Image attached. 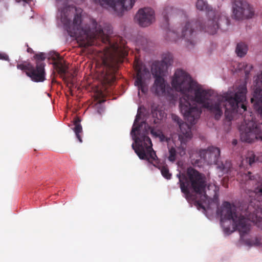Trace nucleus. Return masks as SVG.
<instances>
[{"label": "nucleus", "instance_id": "nucleus-1", "mask_svg": "<svg viewBox=\"0 0 262 262\" xmlns=\"http://www.w3.org/2000/svg\"><path fill=\"white\" fill-rule=\"evenodd\" d=\"M170 83L172 89L182 95L179 100L180 110L190 124L196 123L201 114V108L198 105L207 109L217 120L223 116L224 111V123L228 126L235 114H242L246 111L244 102L247 88L245 83L217 94L213 90L205 88L186 71L179 69L171 76Z\"/></svg>", "mask_w": 262, "mask_h": 262}, {"label": "nucleus", "instance_id": "nucleus-2", "mask_svg": "<svg viewBox=\"0 0 262 262\" xmlns=\"http://www.w3.org/2000/svg\"><path fill=\"white\" fill-rule=\"evenodd\" d=\"M187 174L188 178L180 172L177 174L185 198L188 202L194 201L199 209L201 208L204 212L212 214L218 206L219 187L210 184L206 189L204 177L192 168H188Z\"/></svg>", "mask_w": 262, "mask_h": 262}, {"label": "nucleus", "instance_id": "nucleus-3", "mask_svg": "<svg viewBox=\"0 0 262 262\" xmlns=\"http://www.w3.org/2000/svg\"><path fill=\"white\" fill-rule=\"evenodd\" d=\"M82 26L90 35L88 38L85 39V41H88V43L83 44V41L78 39L79 35L71 36L76 38L81 47H86L93 45L94 40L97 38H100L104 42H108V45L105 47L104 52L100 53L99 56L100 57L103 66L105 69H103V71L105 70L104 79L108 82L110 80L107 77L108 70L112 69L113 72L116 70L117 64L121 61L122 57L127 55V50L125 47L123 48L117 43H114L107 38L108 34L112 32L111 30L109 29L106 30V29H102L101 26L98 24L93 18H90L88 19V21H84L82 23ZM80 36L85 38L83 33L79 34Z\"/></svg>", "mask_w": 262, "mask_h": 262}, {"label": "nucleus", "instance_id": "nucleus-4", "mask_svg": "<svg viewBox=\"0 0 262 262\" xmlns=\"http://www.w3.org/2000/svg\"><path fill=\"white\" fill-rule=\"evenodd\" d=\"M197 9L207 12V18L202 24L187 19L181 25V28L176 31L168 30L165 38L168 41H176L180 39H184L187 47L192 48L196 43L194 37L198 29L204 30L210 34L216 33L220 27L222 16L218 12L213 10L203 0H198L196 3Z\"/></svg>", "mask_w": 262, "mask_h": 262}, {"label": "nucleus", "instance_id": "nucleus-5", "mask_svg": "<svg viewBox=\"0 0 262 262\" xmlns=\"http://www.w3.org/2000/svg\"><path fill=\"white\" fill-rule=\"evenodd\" d=\"M57 2L58 24L62 26L70 36H77L83 33L84 37L79 36L78 39L83 41V44L88 43L85 39L90 36L89 34L82 26L84 21H88L90 18H84L82 10L80 8L70 5L67 0H56Z\"/></svg>", "mask_w": 262, "mask_h": 262}, {"label": "nucleus", "instance_id": "nucleus-6", "mask_svg": "<svg viewBox=\"0 0 262 262\" xmlns=\"http://www.w3.org/2000/svg\"><path fill=\"white\" fill-rule=\"evenodd\" d=\"M137 147L135 149V152L139 158L142 160L147 161V166L150 167L151 165L158 167L161 171L162 175L167 179H170L171 176L166 166L162 165L159 163V159L156 156L155 151L152 148L151 140L148 138L136 139Z\"/></svg>", "mask_w": 262, "mask_h": 262}, {"label": "nucleus", "instance_id": "nucleus-7", "mask_svg": "<svg viewBox=\"0 0 262 262\" xmlns=\"http://www.w3.org/2000/svg\"><path fill=\"white\" fill-rule=\"evenodd\" d=\"M196 154L198 155L200 159H195L193 155L190 156L192 161H194L192 162L193 164L200 166L199 162L202 161L208 164H215L219 176L227 173L231 168L230 161H225V163L219 162L220 150L217 147H209L207 149L200 150L199 152H196Z\"/></svg>", "mask_w": 262, "mask_h": 262}, {"label": "nucleus", "instance_id": "nucleus-8", "mask_svg": "<svg viewBox=\"0 0 262 262\" xmlns=\"http://www.w3.org/2000/svg\"><path fill=\"white\" fill-rule=\"evenodd\" d=\"M141 118V114L139 108L138 110V113L135 119L130 135L134 142L132 144V148L135 151V149L137 147V144L136 142V139L148 138L147 136L148 134L149 130H150V133L152 136L155 138H159L161 141H164L166 139L162 132L160 129L151 128L144 121L140 122Z\"/></svg>", "mask_w": 262, "mask_h": 262}, {"label": "nucleus", "instance_id": "nucleus-9", "mask_svg": "<svg viewBox=\"0 0 262 262\" xmlns=\"http://www.w3.org/2000/svg\"><path fill=\"white\" fill-rule=\"evenodd\" d=\"M244 121L239 128L241 140L248 143L252 142L256 139L262 140L260 129L256 123L251 112H246Z\"/></svg>", "mask_w": 262, "mask_h": 262}, {"label": "nucleus", "instance_id": "nucleus-10", "mask_svg": "<svg viewBox=\"0 0 262 262\" xmlns=\"http://www.w3.org/2000/svg\"><path fill=\"white\" fill-rule=\"evenodd\" d=\"M151 73L155 78L154 83L151 88L152 92L160 96L169 95L171 89L163 77L165 75L164 67L161 69L159 65L154 64L151 67Z\"/></svg>", "mask_w": 262, "mask_h": 262}, {"label": "nucleus", "instance_id": "nucleus-11", "mask_svg": "<svg viewBox=\"0 0 262 262\" xmlns=\"http://www.w3.org/2000/svg\"><path fill=\"white\" fill-rule=\"evenodd\" d=\"M253 89L251 101L254 108L262 118V72L254 78Z\"/></svg>", "mask_w": 262, "mask_h": 262}, {"label": "nucleus", "instance_id": "nucleus-12", "mask_svg": "<svg viewBox=\"0 0 262 262\" xmlns=\"http://www.w3.org/2000/svg\"><path fill=\"white\" fill-rule=\"evenodd\" d=\"M135 66L137 71V77L135 81V85L138 87V94H140V91L145 93L147 91L146 79L150 76L149 72L148 70L143 68L139 61H136Z\"/></svg>", "mask_w": 262, "mask_h": 262}, {"label": "nucleus", "instance_id": "nucleus-13", "mask_svg": "<svg viewBox=\"0 0 262 262\" xmlns=\"http://www.w3.org/2000/svg\"><path fill=\"white\" fill-rule=\"evenodd\" d=\"M232 9L233 16L237 19L248 18L252 15L251 7L245 1L235 0Z\"/></svg>", "mask_w": 262, "mask_h": 262}, {"label": "nucleus", "instance_id": "nucleus-14", "mask_svg": "<svg viewBox=\"0 0 262 262\" xmlns=\"http://www.w3.org/2000/svg\"><path fill=\"white\" fill-rule=\"evenodd\" d=\"M135 19L140 26L147 27L155 21V11L149 7L141 8L137 12Z\"/></svg>", "mask_w": 262, "mask_h": 262}, {"label": "nucleus", "instance_id": "nucleus-15", "mask_svg": "<svg viewBox=\"0 0 262 262\" xmlns=\"http://www.w3.org/2000/svg\"><path fill=\"white\" fill-rule=\"evenodd\" d=\"M172 119L179 126L178 137L181 142H184L187 140H190L192 137L190 127L187 123L182 122L181 119L176 115H172Z\"/></svg>", "mask_w": 262, "mask_h": 262}, {"label": "nucleus", "instance_id": "nucleus-16", "mask_svg": "<svg viewBox=\"0 0 262 262\" xmlns=\"http://www.w3.org/2000/svg\"><path fill=\"white\" fill-rule=\"evenodd\" d=\"M43 63L37 62L36 68L32 66L29 72H26V75L30 77L31 80L36 82H43L45 80V72Z\"/></svg>", "mask_w": 262, "mask_h": 262}, {"label": "nucleus", "instance_id": "nucleus-17", "mask_svg": "<svg viewBox=\"0 0 262 262\" xmlns=\"http://www.w3.org/2000/svg\"><path fill=\"white\" fill-rule=\"evenodd\" d=\"M179 140L180 142L181 145L179 147H177V149L176 150L174 147L172 146H170V139H168L167 140L168 147L169 148V156L168 157V160L170 161L173 162L176 160L177 155H179L180 156L182 157L185 155V149H186V143L189 140H187L184 142H182L179 139Z\"/></svg>", "mask_w": 262, "mask_h": 262}, {"label": "nucleus", "instance_id": "nucleus-18", "mask_svg": "<svg viewBox=\"0 0 262 262\" xmlns=\"http://www.w3.org/2000/svg\"><path fill=\"white\" fill-rule=\"evenodd\" d=\"M49 58L54 61V68L58 73L61 75L65 74L67 72V66L59 54L54 51L51 52L49 55Z\"/></svg>", "mask_w": 262, "mask_h": 262}, {"label": "nucleus", "instance_id": "nucleus-19", "mask_svg": "<svg viewBox=\"0 0 262 262\" xmlns=\"http://www.w3.org/2000/svg\"><path fill=\"white\" fill-rule=\"evenodd\" d=\"M256 162H262V155H255L253 151H249L246 155L245 158L243 159L240 167L247 168L248 166H251Z\"/></svg>", "mask_w": 262, "mask_h": 262}, {"label": "nucleus", "instance_id": "nucleus-20", "mask_svg": "<svg viewBox=\"0 0 262 262\" xmlns=\"http://www.w3.org/2000/svg\"><path fill=\"white\" fill-rule=\"evenodd\" d=\"M172 60V54L169 52H166L162 54V60L161 62H157L152 64H158L161 69L164 67V73H166L167 68L169 65H170Z\"/></svg>", "mask_w": 262, "mask_h": 262}, {"label": "nucleus", "instance_id": "nucleus-21", "mask_svg": "<svg viewBox=\"0 0 262 262\" xmlns=\"http://www.w3.org/2000/svg\"><path fill=\"white\" fill-rule=\"evenodd\" d=\"M152 116L154 118V123L155 124H159L160 121L166 117V113L163 110H159L152 108Z\"/></svg>", "mask_w": 262, "mask_h": 262}, {"label": "nucleus", "instance_id": "nucleus-22", "mask_svg": "<svg viewBox=\"0 0 262 262\" xmlns=\"http://www.w3.org/2000/svg\"><path fill=\"white\" fill-rule=\"evenodd\" d=\"M248 47L247 44L244 42H239L237 44L235 49V52L238 57H244L247 53Z\"/></svg>", "mask_w": 262, "mask_h": 262}, {"label": "nucleus", "instance_id": "nucleus-23", "mask_svg": "<svg viewBox=\"0 0 262 262\" xmlns=\"http://www.w3.org/2000/svg\"><path fill=\"white\" fill-rule=\"evenodd\" d=\"M80 120L79 118H77L74 121V124L75 127L73 128L74 132L75 134L76 137L79 141L81 143L82 142L81 136L80 134L82 133V127L80 123Z\"/></svg>", "mask_w": 262, "mask_h": 262}, {"label": "nucleus", "instance_id": "nucleus-24", "mask_svg": "<svg viewBox=\"0 0 262 262\" xmlns=\"http://www.w3.org/2000/svg\"><path fill=\"white\" fill-rule=\"evenodd\" d=\"M31 67H32V65H31L30 64H18L17 65V68L18 69H19L21 70H26L27 71L26 72H29V71H30V70L29 69H31Z\"/></svg>", "mask_w": 262, "mask_h": 262}, {"label": "nucleus", "instance_id": "nucleus-25", "mask_svg": "<svg viewBox=\"0 0 262 262\" xmlns=\"http://www.w3.org/2000/svg\"><path fill=\"white\" fill-rule=\"evenodd\" d=\"M96 108L97 109V112L99 114H101L104 111V107L100 102L96 104Z\"/></svg>", "mask_w": 262, "mask_h": 262}, {"label": "nucleus", "instance_id": "nucleus-26", "mask_svg": "<svg viewBox=\"0 0 262 262\" xmlns=\"http://www.w3.org/2000/svg\"><path fill=\"white\" fill-rule=\"evenodd\" d=\"M35 57L37 59L40 60H43L46 58L45 55L43 53L36 55Z\"/></svg>", "mask_w": 262, "mask_h": 262}, {"label": "nucleus", "instance_id": "nucleus-27", "mask_svg": "<svg viewBox=\"0 0 262 262\" xmlns=\"http://www.w3.org/2000/svg\"><path fill=\"white\" fill-rule=\"evenodd\" d=\"M0 59L8 60L9 59L8 56L4 53H0Z\"/></svg>", "mask_w": 262, "mask_h": 262}, {"label": "nucleus", "instance_id": "nucleus-28", "mask_svg": "<svg viewBox=\"0 0 262 262\" xmlns=\"http://www.w3.org/2000/svg\"><path fill=\"white\" fill-rule=\"evenodd\" d=\"M173 10V8L172 7H168L164 11V16L166 17V15L168 14V13H169V11H172ZM165 19H166V17H165Z\"/></svg>", "mask_w": 262, "mask_h": 262}, {"label": "nucleus", "instance_id": "nucleus-29", "mask_svg": "<svg viewBox=\"0 0 262 262\" xmlns=\"http://www.w3.org/2000/svg\"><path fill=\"white\" fill-rule=\"evenodd\" d=\"M241 65H242L241 68H246L245 67H247L248 66V64L245 62H243V63H241Z\"/></svg>", "mask_w": 262, "mask_h": 262}, {"label": "nucleus", "instance_id": "nucleus-30", "mask_svg": "<svg viewBox=\"0 0 262 262\" xmlns=\"http://www.w3.org/2000/svg\"><path fill=\"white\" fill-rule=\"evenodd\" d=\"M23 2H25V3H29V2H30L31 0H22Z\"/></svg>", "mask_w": 262, "mask_h": 262}, {"label": "nucleus", "instance_id": "nucleus-31", "mask_svg": "<svg viewBox=\"0 0 262 262\" xmlns=\"http://www.w3.org/2000/svg\"><path fill=\"white\" fill-rule=\"evenodd\" d=\"M236 143H237V141H236V140H234V141H233V144H235H235H236Z\"/></svg>", "mask_w": 262, "mask_h": 262}, {"label": "nucleus", "instance_id": "nucleus-32", "mask_svg": "<svg viewBox=\"0 0 262 262\" xmlns=\"http://www.w3.org/2000/svg\"><path fill=\"white\" fill-rule=\"evenodd\" d=\"M31 50H32V49L31 48H28L27 49V51H28V52H30L31 51Z\"/></svg>", "mask_w": 262, "mask_h": 262}, {"label": "nucleus", "instance_id": "nucleus-33", "mask_svg": "<svg viewBox=\"0 0 262 262\" xmlns=\"http://www.w3.org/2000/svg\"><path fill=\"white\" fill-rule=\"evenodd\" d=\"M249 68H250V69H251V68H252V67L251 65H250V66H249Z\"/></svg>", "mask_w": 262, "mask_h": 262}, {"label": "nucleus", "instance_id": "nucleus-34", "mask_svg": "<svg viewBox=\"0 0 262 262\" xmlns=\"http://www.w3.org/2000/svg\"><path fill=\"white\" fill-rule=\"evenodd\" d=\"M113 79H114V77L112 76V79L113 80Z\"/></svg>", "mask_w": 262, "mask_h": 262}]
</instances>
